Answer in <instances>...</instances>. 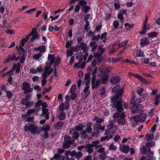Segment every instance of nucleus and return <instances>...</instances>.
<instances>
[{
	"label": "nucleus",
	"instance_id": "obj_1",
	"mask_svg": "<svg viewBox=\"0 0 160 160\" xmlns=\"http://www.w3.org/2000/svg\"><path fill=\"white\" fill-rule=\"evenodd\" d=\"M111 99L112 102L111 104V106L116 108L118 112H122L123 109L122 105V99H120V97L115 94Z\"/></svg>",
	"mask_w": 160,
	"mask_h": 160
},
{
	"label": "nucleus",
	"instance_id": "obj_2",
	"mask_svg": "<svg viewBox=\"0 0 160 160\" xmlns=\"http://www.w3.org/2000/svg\"><path fill=\"white\" fill-rule=\"evenodd\" d=\"M102 77L101 79H98L96 80L95 76H92L91 80L92 89H97L98 86L101 83L102 84H106L107 83V78Z\"/></svg>",
	"mask_w": 160,
	"mask_h": 160
},
{
	"label": "nucleus",
	"instance_id": "obj_3",
	"mask_svg": "<svg viewBox=\"0 0 160 160\" xmlns=\"http://www.w3.org/2000/svg\"><path fill=\"white\" fill-rule=\"evenodd\" d=\"M24 130L27 132L30 131L33 135L36 134H38L40 133L39 131L38 130V127L30 123L25 125L24 127Z\"/></svg>",
	"mask_w": 160,
	"mask_h": 160
},
{
	"label": "nucleus",
	"instance_id": "obj_4",
	"mask_svg": "<svg viewBox=\"0 0 160 160\" xmlns=\"http://www.w3.org/2000/svg\"><path fill=\"white\" fill-rule=\"evenodd\" d=\"M105 48H102L101 46H99L98 47V51L96 53H94V57L97 59L98 63H99L102 61V55L105 51Z\"/></svg>",
	"mask_w": 160,
	"mask_h": 160
},
{
	"label": "nucleus",
	"instance_id": "obj_5",
	"mask_svg": "<svg viewBox=\"0 0 160 160\" xmlns=\"http://www.w3.org/2000/svg\"><path fill=\"white\" fill-rule=\"evenodd\" d=\"M21 86L22 89L24 91V93L27 94L33 91V89L31 88L29 84L26 82L22 83Z\"/></svg>",
	"mask_w": 160,
	"mask_h": 160
},
{
	"label": "nucleus",
	"instance_id": "obj_6",
	"mask_svg": "<svg viewBox=\"0 0 160 160\" xmlns=\"http://www.w3.org/2000/svg\"><path fill=\"white\" fill-rule=\"evenodd\" d=\"M82 2L84 5H82V7H81V10L84 13L86 14L89 12L91 8L90 6L87 5V1L85 0H82Z\"/></svg>",
	"mask_w": 160,
	"mask_h": 160
},
{
	"label": "nucleus",
	"instance_id": "obj_7",
	"mask_svg": "<svg viewBox=\"0 0 160 160\" xmlns=\"http://www.w3.org/2000/svg\"><path fill=\"white\" fill-rule=\"evenodd\" d=\"M129 75L133 76V77L137 78L139 81L143 84H149L147 80L138 74H136L132 72H130L129 73Z\"/></svg>",
	"mask_w": 160,
	"mask_h": 160
},
{
	"label": "nucleus",
	"instance_id": "obj_8",
	"mask_svg": "<svg viewBox=\"0 0 160 160\" xmlns=\"http://www.w3.org/2000/svg\"><path fill=\"white\" fill-rule=\"evenodd\" d=\"M142 106H138L135 108H134L132 109L131 112L133 114L138 113L142 115L143 113V111L142 109Z\"/></svg>",
	"mask_w": 160,
	"mask_h": 160
},
{
	"label": "nucleus",
	"instance_id": "obj_9",
	"mask_svg": "<svg viewBox=\"0 0 160 160\" xmlns=\"http://www.w3.org/2000/svg\"><path fill=\"white\" fill-rule=\"evenodd\" d=\"M133 99H134V98H132L131 99V104H132L133 103V104L132 105V108H135V107H137L138 106H142L141 104H140L139 103L141 102V100L140 98H137L135 99L134 102H133Z\"/></svg>",
	"mask_w": 160,
	"mask_h": 160
},
{
	"label": "nucleus",
	"instance_id": "obj_10",
	"mask_svg": "<svg viewBox=\"0 0 160 160\" xmlns=\"http://www.w3.org/2000/svg\"><path fill=\"white\" fill-rule=\"evenodd\" d=\"M70 134L72 135V138L74 139H77L79 138V135L78 132L75 131L74 128H72L70 129Z\"/></svg>",
	"mask_w": 160,
	"mask_h": 160
},
{
	"label": "nucleus",
	"instance_id": "obj_11",
	"mask_svg": "<svg viewBox=\"0 0 160 160\" xmlns=\"http://www.w3.org/2000/svg\"><path fill=\"white\" fill-rule=\"evenodd\" d=\"M150 43L149 40L146 37L142 38L140 41V46L143 48L148 45Z\"/></svg>",
	"mask_w": 160,
	"mask_h": 160
},
{
	"label": "nucleus",
	"instance_id": "obj_12",
	"mask_svg": "<svg viewBox=\"0 0 160 160\" xmlns=\"http://www.w3.org/2000/svg\"><path fill=\"white\" fill-rule=\"evenodd\" d=\"M79 46L81 50L83 51V53L87 52L89 49V47L87 46V44L83 41L80 43Z\"/></svg>",
	"mask_w": 160,
	"mask_h": 160
},
{
	"label": "nucleus",
	"instance_id": "obj_13",
	"mask_svg": "<svg viewBox=\"0 0 160 160\" xmlns=\"http://www.w3.org/2000/svg\"><path fill=\"white\" fill-rule=\"evenodd\" d=\"M120 81V78L119 77L115 76L113 77L110 80V82L111 85H116Z\"/></svg>",
	"mask_w": 160,
	"mask_h": 160
},
{
	"label": "nucleus",
	"instance_id": "obj_14",
	"mask_svg": "<svg viewBox=\"0 0 160 160\" xmlns=\"http://www.w3.org/2000/svg\"><path fill=\"white\" fill-rule=\"evenodd\" d=\"M151 150L150 148H148L146 146H143L140 148V152L143 154H146Z\"/></svg>",
	"mask_w": 160,
	"mask_h": 160
},
{
	"label": "nucleus",
	"instance_id": "obj_15",
	"mask_svg": "<svg viewBox=\"0 0 160 160\" xmlns=\"http://www.w3.org/2000/svg\"><path fill=\"white\" fill-rule=\"evenodd\" d=\"M99 141L98 140L93 141L92 142V144L88 143L87 144V147L90 148V147H95L97 149L98 147L100 146V145H98V144L99 143Z\"/></svg>",
	"mask_w": 160,
	"mask_h": 160
},
{
	"label": "nucleus",
	"instance_id": "obj_16",
	"mask_svg": "<svg viewBox=\"0 0 160 160\" xmlns=\"http://www.w3.org/2000/svg\"><path fill=\"white\" fill-rule=\"evenodd\" d=\"M34 50L36 51H39V53H40V54L46 51L45 46L44 45H41L35 48Z\"/></svg>",
	"mask_w": 160,
	"mask_h": 160
},
{
	"label": "nucleus",
	"instance_id": "obj_17",
	"mask_svg": "<svg viewBox=\"0 0 160 160\" xmlns=\"http://www.w3.org/2000/svg\"><path fill=\"white\" fill-rule=\"evenodd\" d=\"M93 128L96 130H101L103 131L105 128V126H101V124L95 123L93 126Z\"/></svg>",
	"mask_w": 160,
	"mask_h": 160
},
{
	"label": "nucleus",
	"instance_id": "obj_18",
	"mask_svg": "<svg viewBox=\"0 0 160 160\" xmlns=\"http://www.w3.org/2000/svg\"><path fill=\"white\" fill-rule=\"evenodd\" d=\"M21 65L20 62H18L17 64H14L12 66L13 70H16L15 73L17 74L20 71V68Z\"/></svg>",
	"mask_w": 160,
	"mask_h": 160
},
{
	"label": "nucleus",
	"instance_id": "obj_19",
	"mask_svg": "<svg viewBox=\"0 0 160 160\" xmlns=\"http://www.w3.org/2000/svg\"><path fill=\"white\" fill-rule=\"evenodd\" d=\"M111 68L110 67H107L104 72V74L102 76V77H107V82L108 80V77L109 76V73L110 72Z\"/></svg>",
	"mask_w": 160,
	"mask_h": 160
},
{
	"label": "nucleus",
	"instance_id": "obj_20",
	"mask_svg": "<svg viewBox=\"0 0 160 160\" xmlns=\"http://www.w3.org/2000/svg\"><path fill=\"white\" fill-rule=\"evenodd\" d=\"M48 59L49 61H50L49 62L51 64H53L54 62L56 59L55 55L54 54H49L48 56Z\"/></svg>",
	"mask_w": 160,
	"mask_h": 160
},
{
	"label": "nucleus",
	"instance_id": "obj_21",
	"mask_svg": "<svg viewBox=\"0 0 160 160\" xmlns=\"http://www.w3.org/2000/svg\"><path fill=\"white\" fill-rule=\"evenodd\" d=\"M64 124L63 122L59 121L55 124L54 128L57 130H59L62 127Z\"/></svg>",
	"mask_w": 160,
	"mask_h": 160
},
{
	"label": "nucleus",
	"instance_id": "obj_22",
	"mask_svg": "<svg viewBox=\"0 0 160 160\" xmlns=\"http://www.w3.org/2000/svg\"><path fill=\"white\" fill-rule=\"evenodd\" d=\"M78 4H77L75 7L74 10V12L75 13L78 12H79L80 8L81 7H82V5H83V3H82V0L80 1H79L78 2Z\"/></svg>",
	"mask_w": 160,
	"mask_h": 160
},
{
	"label": "nucleus",
	"instance_id": "obj_23",
	"mask_svg": "<svg viewBox=\"0 0 160 160\" xmlns=\"http://www.w3.org/2000/svg\"><path fill=\"white\" fill-rule=\"evenodd\" d=\"M92 123L89 122L87 123V127L86 128L85 131L88 133H90L92 132Z\"/></svg>",
	"mask_w": 160,
	"mask_h": 160
},
{
	"label": "nucleus",
	"instance_id": "obj_24",
	"mask_svg": "<svg viewBox=\"0 0 160 160\" xmlns=\"http://www.w3.org/2000/svg\"><path fill=\"white\" fill-rule=\"evenodd\" d=\"M40 39V35L39 34H37L33 35L31 38L30 40V41L32 42L36 40H38V41Z\"/></svg>",
	"mask_w": 160,
	"mask_h": 160
},
{
	"label": "nucleus",
	"instance_id": "obj_25",
	"mask_svg": "<svg viewBox=\"0 0 160 160\" xmlns=\"http://www.w3.org/2000/svg\"><path fill=\"white\" fill-rule=\"evenodd\" d=\"M73 144L72 142H63V148H67L70 147L71 145Z\"/></svg>",
	"mask_w": 160,
	"mask_h": 160
},
{
	"label": "nucleus",
	"instance_id": "obj_26",
	"mask_svg": "<svg viewBox=\"0 0 160 160\" xmlns=\"http://www.w3.org/2000/svg\"><path fill=\"white\" fill-rule=\"evenodd\" d=\"M129 150V147L128 145H124L122 147V152L126 154L128 153Z\"/></svg>",
	"mask_w": 160,
	"mask_h": 160
},
{
	"label": "nucleus",
	"instance_id": "obj_27",
	"mask_svg": "<svg viewBox=\"0 0 160 160\" xmlns=\"http://www.w3.org/2000/svg\"><path fill=\"white\" fill-rule=\"evenodd\" d=\"M26 97L27 98H29V96L28 95H26ZM21 104L22 105H24L26 106V107L28 103V99L27 98H23L22 99L21 102Z\"/></svg>",
	"mask_w": 160,
	"mask_h": 160
},
{
	"label": "nucleus",
	"instance_id": "obj_28",
	"mask_svg": "<svg viewBox=\"0 0 160 160\" xmlns=\"http://www.w3.org/2000/svg\"><path fill=\"white\" fill-rule=\"evenodd\" d=\"M124 92V90L122 88H120L118 89V91L117 93H116V95L119 97H120V99H122V95L123 93Z\"/></svg>",
	"mask_w": 160,
	"mask_h": 160
},
{
	"label": "nucleus",
	"instance_id": "obj_29",
	"mask_svg": "<svg viewBox=\"0 0 160 160\" xmlns=\"http://www.w3.org/2000/svg\"><path fill=\"white\" fill-rule=\"evenodd\" d=\"M126 122V120L125 118H119L117 120V123L121 125H123Z\"/></svg>",
	"mask_w": 160,
	"mask_h": 160
},
{
	"label": "nucleus",
	"instance_id": "obj_30",
	"mask_svg": "<svg viewBox=\"0 0 160 160\" xmlns=\"http://www.w3.org/2000/svg\"><path fill=\"white\" fill-rule=\"evenodd\" d=\"M144 54L143 51L141 49L136 51V56L137 57H143Z\"/></svg>",
	"mask_w": 160,
	"mask_h": 160
},
{
	"label": "nucleus",
	"instance_id": "obj_31",
	"mask_svg": "<svg viewBox=\"0 0 160 160\" xmlns=\"http://www.w3.org/2000/svg\"><path fill=\"white\" fill-rule=\"evenodd\" d=\"M113 136L112 135H111L109 136H106L105 137H102L100 139V141L103 142L106 140L108 141L109 139L112 138Z\"/></svg>",
	"mask_w": 160,
	"mask_h": 160
},
{
	"label": "nucleus",
	"instance_id": "obj_32",
	"mask_svg": "<svg viewBox=\"0 0 160 160\" xmlns=\"http://www.w3.org/2000/svg\"><path fill=\"white\" fill-rule=\"evenodd\" d=\"M66 118V115L64 112H61L58 116V119L60 120H63Z\"/></svg>",
	"mask_w": 160,
	"mask_h": 160
},
{
	"label": "nucleus",
	"instance_id": "obj_33",
	"mask_svg": "<svg viewBox=\"0 0 160 160\" xmlns=\"http://www.w3.org/2000/svg\"><path fill=\"white\" fill-rule=\"evenodd\" d=\"M124 26L126 29L129 30L130 29H132L134 27V24H130L129 23H126L124 24Z\"/></svg>",
	"mask_w": 160,
	"mask_h": 160
},
{
	"label": "nucleus",
	"instance_id": "obj_34",
	"mask_svg": "<svg viewBox=\"0 0 160 160\" xmlns=\"http://www.w3.org/2000/svg\"><path fill=\"white\" fill-rule=\"evenodd\" d=\"M53 64H51L50 62H48V61H47L45 63V67L44 68V70L48 71L51 68V66Z\"/></svg>",
	"mask_w": 160,
	"mask_h": 160
},
{
	"label": "nucleus",
	"instance_id": "obj_35",
	"mask_svg": "<svg viewBox=\"0 0 160 160\" xmlns=\"http://www.w3.org/2000/svg\"><path fill=\"white\" fill-rule=\"evenodd\" d=\"M84 127V125L82 124H79L78 125L75 126V129H74V130H75V131H80L82 130L83 128Z\"/></svg>",
	"mask_w": 160,
	"mask_h": 160
},
{
	"label": "nucleus",
	"instance_id": "obj_36",
	"mask_svg": "<svg viewBox=\"0 0 160 160\" xmlns=\"http://www.w3.org/2000/svg\"><path fill=\"white\" fill-rule=\"evenodd\" d=\"M99 158L102 160H109V157L106 156L105 153H102L99 156Z\"/></svg>",
	"mask_w": 160,
	"mask_h": 160
},
{
	"label": "nucleus",
	"instance_id": "obj_37",
	"mask_svg": "<svg viewBox=\"0 0 160 160\" xmlns=\"http://www.w3.org/2000/svg\"><path fill=\"white\" fill-rule=\"evenodd\" d=\"M146 146L148 147V148H150L151 147H154L155 145V143L154 141H152L150 142H146Z\"/></svg>",
	"mask_w": 160,
	"mask_h": 160
},
{
	"label": "nucleus",
	"instance_id": "obj_38",
	"mask_svg": "<svg viewBox=\"0 0 160 160\" xmlns=\"http://www.w3.org/2000/svg\"><path fill=\"white\" fill-rule=\"evenodd\" d=\"M113 120H111L109 121V124L107 126V129L110 130L114 128V125L113 124Z\"/></svg>",
	"mask_w": 160,
	"mask_h": 160
},
{
	"label": "nucleus",
	"instance_id": "obj_39",
	"mask_svg": "<svg viewBox=\"0 0 160 160\" xmlns=\"http://www.w3.org/2000/svg\"><path fill=\"white\" fill-rule=\"evenodd\" d=\"M42 55V54H40V53H38L37 54H35L33 56V59L35 60H38Z\"/></svg>",
	"mask_w": 160,
	"mask_h": 160
},
{
	"label": "nucleus",
	"instance_id": "obj_40",
	"mask_svg": "<svg viewBox=\"0 0 160 160\" xmlns=\"http://www.w3.org/2000/svg\"><path fill=\"white\" fill-rule=\"evenodd\" d=\"M114 6L115 9L116 10H118L121 8V6L119 4V2H115L114 3Z\"/></svg>",
	"mask_w": 160,
	"mask_h": 160
},
{
	"label": "nucleus",
	"instance_id": "obj_41",
	"mask_svg": "<svg viewBox=\"0 0 160 160\" xmlns=\"http://www.w3.org/2000/svg\"><path fill=\"white\" fill-rule=\"evenodd\" d=\"M70 48L74 52H77L80 49V46L78 45H77L75 47L72 46Z\"/></svg>",
	"mask_w": 160,
	"mask_h": 160
},
{
	"label": "nucleus",
	"instance_id": "obj_42",
	"mask_svg": "<svg viewBox=\"0 0 160 160\" xmlns=\"http://www.w3.org/2000/svg\"><path fill=\"white\" fill-rule=\"evenodd\" d=\"M28 40V37H26L25 38H22L20 43L21 46H24L25 43L27 42Z\"/></svg>",
	"mask_w": 160,
	"mask_h": 160
},
{
	"label": "nucleus",
	"instance_id": "obj_43",
	"mask_svg": "<svg viewBox=\"0 0 160 160\" xmlns=\"http://www.w3.org/2000/svg\"><path fill=\"white\" fill-rule=\"evenodd\" d=\"M96 120V122L98 124H100V123L104 121V120L103 119L99 118L96 116L94 118V119L93 120L95 121Z\"/></svg>",
	"mask_w": 160,
	"mask_h": 160
},
{
	"label": "nucleus",
	"instance_id": "obj_44",
	"mask_svg": "<svg viewBox=\"0 0 160 160\" xmlns=\"http://www.w3.org/2000/svg\"><path fill=\"white\" fill-rule=\"evenodd\" d=\"M42 105V100H38L35 103V107L36 108L39 107Z\"/></svg>",
	"mask_w": 160,
	"mask_h": 160
},
{
	"label": "nucleus",
	"instance_id": "obj_45",
	"mask_svg": "<svg viewBox=\"0 0 160 160\" xmlns=\"http://www.w3.org/2000/svg\"><path fill=\"white\" fill-rule=\"evenodd\" d=\"M148 36L149 38H155L157 36V33L155 32H151L148 33Z\"/></svg>",
	"mask_w": 160,
	"mask_h": 160
},
{
	"label": "nucleus",
	"instance_id": "obj_46",
	"mask_svg": "<svg viewBox=\"0 0 160 160\" xmlns=\"http://www.w3.org/2000/svg\"><path fill=\"white\" fill-rule=\"evenodd\" d=\"M76 89V85L75 84L72 85L71 87L69 92L70 93L74 92Z\"/></svg>",
	"mask_w": 160,
	"mask_h": 160
},
{
	"label": "nucleus",
	"instance_id": "obj_47",
	"mask_svg": "<svg viewBox=\"0 0 160 160\" xmlns=\"http://www.w3.org/2000/svg\"><path fill=\"white\" fill-rule=\"evenodd\" d=\"M141 62L145 64H147L149 63V58H142L141 59Z\"/></svg>",
	"mask_w": 160,
	"mask_h": 160
},
{
	"label": "nucleus",
	"instance_id": "obj_48",
	"mask_svg": "<svg viewBox=\"0 0 160 160\" xmlns=\"http://www.w3.org/2000/svg\"><path fill=\"white\" fill-rule=\"evenodd\" d=\"M100 36L99 34H98L97 36H95L94 34L92 39V40L93 41H98L100 38Z\"/></svg>",
	"mask_w": 160,
	"mask_h": 160
},
{
	"label": "nucleus",
	"instance_id": "obj_49",
	"mask_svg": "<svg viewBox=\"0 0 160 160\" xmlns=\"http://www.w3.org/2000/svg\"><path fill=\"white\" fill-rule=\"evenodd\" d=\"M122 59V57H120L118 58H112V62L114 63H116L121 61Z\"/></svg>",
	"mask_w": 160,
	"mask_h": 160
},
{
	"label": "nucleus",
	"instance_id": "obj_50",
	"mask_svg": "<svg viewBox=\"0 0 160 160\" xmlns=\"http://www.w3.org/2000/svg\"><path fill=\"white\" fill-rule=\"evenodd\" d=\"M98 70V68L96 67H95L94 69L93 70H92L90 72V74L92 75V76H95V78H96V73Z\"/></svg>",
	"mask_w": 160,
	"mask_h": 160
},
{
	"label": "nucleus",
	"instance_id": "obj_51",
	"mask_svg": "<svg viewBox=\"0 0 160 160\" xmlns=\"http://www.w3.org/2000/svg\"><path fill=\"white\" fill-rule=\"evenodd\" d=\"M73 52L72 50L71 49V48H70L69 50H67V57H68L69 56H72L73 54Z\"/></svg>",
	"mask_w": 160,
	"mask_h": 160
},
{
	"label": "nucleus",
	"instance_id": "obj_52",
	"mask_svg": "<svg viewBox=\"0 0 160 160\" xmlns=\"http://www.w3.org/2000/svg\"><path fill=\"white\" fill-rule=\"evenodd\" d=\"M117 148L113 143H111L109 146V149L110 150H115Z\"/></svg>",
	"mask_w": 160,
	"mask_h": 160
},
{
	"label": "nucleus",
	"instance_id": "obj_53",
	"mask_svg": "<svg viewBox=\"0 0 160 160\" xmlns=\"http://www.w3.org/2000/svg\"><path fill=\"white\" fill-rule=\"evenodd\" d=\"M119 23L118 21L117 20L114 21L113 22V26L114 27V28L116 29H117L119 25Z\"/></svg>",
	"mask_w": 160,
	"mask_h": 160
},
{
	"label": "nucleus",
	"instance_id": "obj_54",
	"mask_svg": "<svg viewBox=\"0 0 160 160\" xmlns=\"http://www.w3.org/2000/svg\"><path fill=\"white\" fill-rule=\"evenodd\" d=\"M35 110L34 109H29L27 111V113L28 116H30L31 114L34 113Z\"/></svg>",
	"mask_w": 160,
	"mask_h": 160
},
{
	"label": "nucleus",
	"instance_id": "obj_55",
	"mask_svg": "<svg viewBox=\"0 0 160 160\" xmlns=\"http://www.w3.org/2000/svg\"><path fill=\"white\" fill-rule=\"evenodd\" d=\"M6 96L8 98H11L12 97V93L10 91H7L6 92Z\"/></svg>",
	"mask_w": 160,
	"mask_h": 160
},
{
	"label": "nucleus",
	"instance_id": "obj_56",
	"mask_svg": "<svg viewBox=\"0 0 160 160\" xmlns=\"http://www.w3.org/2000/svg\"><path fill=\"white\" fill-rule=\"evenodd\" d=\"M26 59V58L24 54H23L21 56V57L20 60V63H23Z\"/></svg>",
	"mask_w": 160,
	"mask_h": 160
},
{
	"label": "nucleus",
	"instance_id": "obj_57",
	"mask_svg": "<svg viewBox=\"0 0 160 160\" xmlns=\"http://www.w3.org/2000/svg\"><path fill=\"white\" fill-rule=\"evenodd\" d=\"M82 154L81 151H79L77 153H76V155H75L76 158L78 159H79L82 156Z\"/></svg>",
	"mask_w": 160,
	"mask_h": 160
},
{
	"label": "nucleus",
	"instance_id": "obj_58",
	"mask_svg": "<svg viewBox=\"0 0 160 160\" xmlns=\"http://www.w3.org/2000/svg\"><path fill=\"white\" fill-rule=\"evenodd\" d=\"M154 135L153 133L150 134L147 137V141L148 142L149 141L152 140L154 138Z\"/></svg>",
	"mask_w": 160,
	"mask_h": 160
},
{
	"label": "nucleus",
	"instance_id": "obj_59",
	"mask_svg": "<svg viewBox=\"0 0 160 160\" xmlns=\"http://www.w3.org/2000/svg\"><path fill=\"white\" fill-rule=\"evenodd\" d=\"M120 87L119 86L117 85L115 86L112 89V92L114 93H117L118 89H119Z\"/></svg>",
	"mask_w": 160,
	"mask_h": 160
},
{
	"label": "nucleus",
	"instance_id": "obj_60",
	"mask_svg": "<svg viewBox=\"0 0 160 160\" xmlns=\"http://www.w3.org/2000/svg\"><path fill=\"white\" fill-rule=\"evenodd\" d=\"M141 116L139 115H136L134 116L133 118V119L135 121L138 122L140 119Z\"/></svg>",
	"mask_w": 160,
	"mask_h": 160
},
{
	"label": "nucleus",
	"instance_id": "obj_61",
	"mask_svg": "<svg viewBox=\"0 0 160 160\" xmlns=\"http://www.w3.org/2000/svg\"><path fill=\"white\" fill-rule=\"evenodd\" d=\"M38 27V25L35 28H33L31 31V32L33 34V35L36 34H38V32L37 31V28Z\"/></svg>",
	"mask_w": 160,
	"mask_h": 160
},
{
	"label": "nucleus",
	"instance_id": "obj_62",
	"mask_svg": "<svg viewBox=\"0 0 160 160\" xmlns=\"http://www.w3.org/2000/svg\"><path fill=\"white\" fill-rule=\"evenodd\" d=\"M64 140L65 142H72L70 137L67 135L65 136L64 138Z\"/></svg>",
	"mask_w": 160,
	"mask_h": 160
},
{
	"label": "nucleus",
	"instance_id": "obj_63",
	"mask_svg": "<svg viewBox=\"0 0 160 160\" xmlns=\"http://www.w3.org/2000/svg\"><path fill=\"white\" fill-rule=\"evenodd\" d=\"M72 93L71 95V99L72 100H75L77 97V94L75 92L71 93Z\"/></svg>",
	"mask_w": 160,
	"mask_h": 160
},
{
	"label": "nucleus",
	"instance_id": "obj_64",
	"mask_svg": "<svg viewBox=\"0 0 160 160\" xmlns=\"http://www.w3.org/2000/svg\"><path fill=\"white\" fill-rule=\"evenodd\" d=\"M30 71L31 73L32 74H36L38 72L36 69H35L33 68H30Z\"/></svg>",
	"mask_w": 160,
	"mask_h": 160
}]
</instances>
